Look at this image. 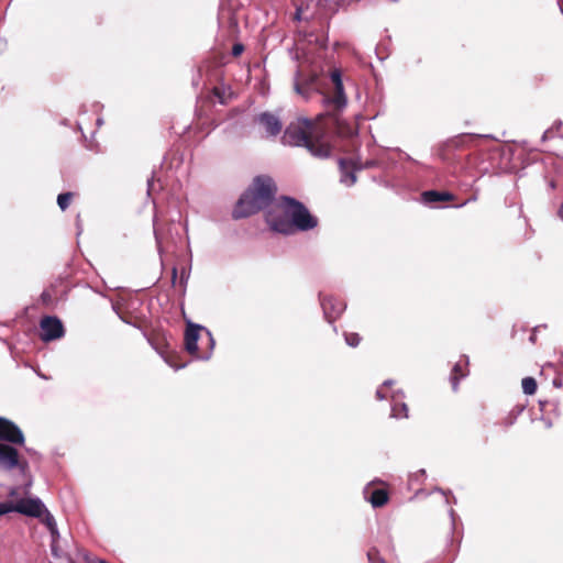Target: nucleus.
<instances>
[{"mask_svg":"<svg viewBox=\"0 0 563 563\" xmlns=\"http://www.w3.org/2000/svg\"><path fill=\"white\" fill-rule=\"evenodd\" d=\"M275 194L276 186L272 178L256 177L238 200L232 217L238 220L267 209L266 222L271 230L286 235L309 231L318 225V219L301 202L289 197L274 201Z\"/></svg>","mask_w":563,"mask_h":563,"instance_id":"1","label":"nucleus"},{"mask_svg":"<svg viewBox=\"0 0 563 563\" xmlns=\"http://www.w3.org/2000/svg\"><path fill=\"white\" fill-rule=\"evenodd\" d=\"M283 143L291 146H303L318 158H328L332 152L325 136L317 132L314 124L305 118L297 119L286 128Z\"/></svg>","mask_w":563,"mask_h":563,"instance_id":"2","label":"nucleus"},{"mask_svg":"<svg viewBox=\"0 0 563 563\" xmlns=\"http://www.w3.org/2000/svg\"><path fill=\"white\" fill-rule=\"evenodd\" d=\"M214 344V339L207 328L188 323L185 332V347L189 354L197 360L207 361L211 357Z\"/></svg>","mask_w":563,"mask_h":563,"instance_id":"3","label":"nucleus"},{"mask_svg":"<svg viewBox=\"0 0 563 563\" xmlns=\"http://www.w3.org/2000/svg\"><path fill=\"white\" fill-rule=\"evenodd\" d=\"M394 384V380L387 379L383 383L380 387L376 390V398L378 400H384L390 398L391 401V412L390 417L395 419L408 418V407L404 401L405 394L402 390L397 389L390 391V387Z\"/></svg>","mask_w":563,"mask_h":563,"instance_id":"4","label":"nucleus"},{"mask_svg":"<svg viewBox=\"0 0 563 563\" xmlns=\"http://www.w3.org/2000/svg\"><path fill=\"white\" fill-rule=\"evenodd\" d=\"M15 444L16 443L0 442V468L5 471L18 468L20 473L25 474L29 468V463L14 448Z\"/></svg>","mask_w":563,"mask_h":563,"instance_id":"5","label":"nucleus"},{"mask_svg":"<svg viewBox=\"0 0 563 563\" xmlns=\"http://www.w3.org/2000/svg\"><path fill=\"white\" fill-rule=\"evenodd\" d=\"M38 497H27L16 499L15 501L0 503V516L10 512H19L27 517L36 516L38 514Z\"/></svg>","mask_w":563,"mask_h":563,"instance_id":"6","label":"nucleus"},{"mask_svg":"<svg viewBox=\"0 0 563 563\" xmlns=\"http://www.w3.org/2000/svg\"><path fill=\"white\" fill-rule=\"evenodd\" d=\"M41 339L44 342L60 339L64 335V327L62 321L56 317H44L40 322Z\"/></svg>","mask_w":563,"mask_h":563,"instance_id":"7","label":"nucleus"},{"mask_svg":"<svg viewBox=\"0 0 563 563\" xmlns=\"http://www.w3.org/2000/svg\"><path fill=\"white\" fill-rule=\"evenodd\" d=\"M37 515L32 518H37L49 531L51 544H57L60 539V533L57 527V522L53 514L46 508L44 503L40 499Z\"/></svg>","mask_w":563,"mask_h":563,"instance_id":"8","label":"nucleus"},{"mask_svg":"<svg viewBox=\"0 0 563 563\" xmlns=\"http://www.w3.org/2000/svg\"><path fill=\"white\" fill-rule=\"evenodd\" d=\"M0 442L24 444V434L12 421L0 417Z\"/></svg>","mask_w":563,"mask_h":563,"instance_id":"9","label":"nucleus"},{"mask_svg":"<svg viewBox=\"0 0 563 563\" xmlns=\"http://www.w3.org/2000/svg\"><path fill=\"white\" fill-rule=\"evenodd\" d=\"M294 89L298 95L308 99L312 92L319 90L318 76L311 75L307 78H302L301 74L298 71L295 77Z\"/></svg>","mask_w":563,"mask_h":563,"instance_id":"10","label":"nucleus"},{"mask_svg":"<svg viewBox=\"0 0 563 563\" xmlns=\"http://www.w3.org/2000/svg\"><path fill=\"white\" fill-rule=\"evenodd\" d=\"M255 121L265 131L267 137H274L282 131L283 124L278 117L269 112H263L256 117Z\"/></svg>","mask_w":563,"mask_h":563,"instance_id":"11","label":"nucleus"},{"mask_svg":"<svg viewBox=\"0 0 563 563\" xmlns=\"http://www.w3.org/2000/svg\"><path fill=\"white\" fill-rule=\"evenodd\" d=\"M331 80L334 84V95L332 98L328 99V102H330L334 109L341 110L346 106L347 99L344 93L341 73L338 69L331 73Z\"/></svg>","mask_w":563,"mask_h":563,"instance_id":"12","label":"nucleus"},{"mask_svg":"<svg viewBox=\"0 0 563 563\" xmlns=\"http://www.w3.org/2000/svg\"><path fill=\"white\" fill-rule=\"evenodd\" d=\"M321 307L323 309L325 320L330 323L336 320L346 308L344 302L330 296L321 298Z\"/></svg>","mask_w":563,"mask_h":563,"instance_id":"13","label":"nucleus"},{"mask_svg":"<svg viewBox=\"0 0 563 563\" xmlns=\"http://www.w3.org/2000/svg\"><path fill=\"white\" fill-rule=\"evenodd\" d=\"M339 165H340V169H341L340 181L347 187L353 186L356 183V176L354 173L356 169H354L351 166V161L341 158V159H339Z\"/></svg>","mask_w":563,"mask_h":563,"instance_id":"14","label":"nucleus"},{"mask_svg":"<svg viewBox=\"0 0 563 563\" xmlns=\"http://www.w3.org/2000/svg\"><path fill=\"white\" fill-rule=\"evenodd\" d=\"M467 366H468V357L467 356H464L463 364H462V362H459L453 366L450 380H451L452 388L454 391L457 390L459 380L461 378L467 376V374H468Z\"/></svg>","mask_w":563,"mask_h":563,"instance_id":"15","label":"nucleus"},{"mask_svg":"<svg viewBox=\"0 0 563 563\" xmlns=\"http://www.w3.org/2000/svg\"><path fill=\"white\" fill-rule=\"evenodd\" d=\"M365 499L371 503L374 508L383 507L388 501V494L385 489L368 488L364 490Z\"/></svg>","mask_w":563,"mask_h":563,"instance_id":"16","label":"nucleus"},{"mask_svg":"<svg viewBox=\"0 0 563 563\" xmlns=\"http://www.w3.org/2000/svg\"><path fill=\"white\" fill-rule=\"evenodd\" d=\"M424 203H435L439 201H449L453 199V195L448 191L428 190L422 194Z\"/></svg>","mask_w":563,"mask_h":563,"instance_id":"17","label":"nucleus"},{"mask_svg":"<svg viewBox=\"0 0 563 563\" xmlns=\"http://www.w3.org/2000/svg\"><path fill=\"white\" fill-rule=\"evenodd\" d=\"M521 386L526 395H533L537 391V382L532 377H525L521 382Z\"/></svg>","mask_w":563,"mask_h":563,"instance_id":"18","label":"nucleus"},{"mask_svg":"<svg viewBox=\"0 0 563 563\" xmlns=\"http://www.w3.org/2000/svg\"><path fill=\"white\" fill-rule=\"evenodd\" d=\"M71 198H73V194L71 192L59 194L58 197H57V205H58V207L63 211L66 210L68 208V206L70 205Z\"/></svg>","mask_w":563,"mask_h":563,"instance_id":"19","label":"nucleus"},{"mask_svg":"<svg viewBox=\"0 0 563 563\" xmlns=\"http://www.w3.org/2000/svg\"><path fill=\"white\" fill-rule=\"evenodd\" d=\"M367 560L368 563H386L378 550L374 548L367 552Z\"/></svg>","mask_w":563,"mask_h":563,"instance_id":"20","label":"nucleus"},{"mask_svg":"<svg viewBox=\"0 0 563 563\" xmlns=\"http://www.w3.org/2000/svg\"><path fill=\"white\" fill-rule=\"evenodd\" d=\"M345 342L347 345L355 347L360 344L361 338L357 333H345Z\"/></svg>","mask_w":563,"mask_h":563,"instance_id":"21","label":"nucleus"},{"mask_svg":"<svg viewBox=\"0 0 563 563\" xmlns=\"http://www.w3.org/2000/svg\"><path fill=\"white\" fill-rule=\"evenodd\" d=\"M51 552L54 559L62 560L64 559V553L59 550L58 543L57 544H51Z\"/></svg>","mask_w":563,"mask_h":563,"instance_id":"22","label":"nucleus"},{"mask_svg":"<svg viewBox=\"0 0 563 563\" xmlns=\"http://www.w3.org/2000/svg\"><path fill=\"white\" fill-rule=\"evenodd\" d=\"M375 163L373 161L371 162H366L365 165H361L358 162H354V161H351V166L354 168V169H362L364 167H372L374 166Z\"/></svg>","mask_w":563,"mask_h":563,"instance_id":"23","label":"nucleus"},{"mask_svg":"<svg viewBox=\"0 0 563 563\" xmlns=\"http://www.w3.org/2000/svg\"><path fill=\"white\" fill-rule=\"evenodd\" d=\"M243 49H244V46L242 44H234L232 47V54L234 56H239L240 54H242Z\"/></svg>","mask_w":563,"mask_h":563,"instance_id":"24","label":"nucleus"},{"mask_svg":"<svg viewBox=\"0 0 563 563\" xmlns=\"http://www.w3.org/2000/svg\"><path fill=\"white\" fill-rule=\"evenodd\" d=\"M477 200V196L476 195H473L471 198H468L466 201H464L463 203H460L457 205L456 207L460 208V207H463L465 205H467L468 202L471 201H476Z\"/></svg>","mask_w":563,"mask_h":563,"instance_id":"25","label":"nucleus"},{"mask_svg":"<svg viewBox=\"0 0 563 563\" xmlns=\"http://www.w3.org/2000/svg\"><path fill=\"white\" fill-rule=\"evenodd\" d=\"M426 475V471L424 470H419L417 473H415L411 478L412 479H418L420 476H424Z\"/></svg>","mask_w":563,"mask_h":563,"instance_id":"26","label":"nucleus"},{"mask_svg":"<svg viewBox=\"0 0 563 563\" xmlns=\"http://www.w3.org/2000/svg\"><path fill=\"white\" fill-rule=\"evenodd\" d=\"M9 496L11 498H15L16 499V496H18V488H11L10 492H9Z\"/></svg>","mask_w":563,"mask_h":563,"instance_id":"27","label":"nucleus"},{"mask_svg":"<svg viewBox=\"0 0 563 563\" xmlns=\"http://www.w3.org/2000/svg\"><path fill=\"white\" fill-rule=\"evenodd\" d=\"M558 216L559 218L563 221V200H562V203L558 210Z\"/></svg>","mask_w":563,"mask_h":563,"instance_id":"28","label":"nucleus"},{"mask_svg":"<svg viewBox=\"0 0 563 563\" xmlns=\"http://www.w3.org/2000/svg\"><path fill=\"white\" fill-rule=\"evenodd\" d=\"M31 485H32V482H29L25 486H24V494L27 495L29 492H30V488H31Z\"/></svg>","mask_w":563,"mask_h":563,"instance_id":"29","label":"nucleus"},{"mask_svg":"<svg viewBox=\"0 0 563 563\" xmlns=\"http://www.w3.org/2000/svg\"><path fill=\"white\" fill-rule=\"evenodd\" d=\"M176 275H177V269L176 268H173V279L176 278Z\"/></svg>","mask_w":563,"mask_h":563,"instance_id":"30","label":"nucleus"},{"mask_svg":"<svg viewBox=\"0 0 563 563\" xmlns=\"http://www.w3.org/2000/svg\"><path fill=\"white\" fill-rule=\"evenodd\" d=\"M450 516H451L452 520H454V511H453V509L450 510Z\"/></svg>","mask_w":563,"mask_h":563,"instance_id":"31","label":"nucleus"},{"mask_svg":"<svg viewBox=\"0 0 563 563\" xmlns=\"http://www.w3.org/2000/svg\"><path fill=\"white\" fill-rule=\"evenodd\" d=\"M153 186V180H148V190L152 188Z\"/></svg>","mask_w":563,"mask_h":563,"instance_id":"32","label":"nucleus"},{"mask_svg":"<svg viewBox=\"0 0 563 563\" xmlns=\"http://www.w3.org/2000/svg\"><path fill=\"white\" fill-rule=\"evenodd\" d=\"M184 367H185V365H180V366L176 367V369L184 368Z\"/></svg>","mask_w":563,"mask_h":563,"instance_id":"33","label":"nucleus"},{"mask_svg":"<svg viewBox=\"0 0 563 563\" xmlns=\"http://www.w3.org/2000/svg\"><path fill=\"white\" fill-rule=\"evenodd\" d=\"M99 563H108V562H106V561H99Z\"/></svg>","mask_w":563,"mask_h":563,"instance_id":"34","label":"nucleus"}]
</instances>
